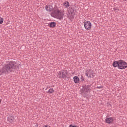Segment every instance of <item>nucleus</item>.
Masks as SVG:
<instances>
[{"label":"nucleus","mask_w":127,"mask_h":127,"mask_svg":"<svg viewBox=\"0 0 127 127\" xmlns=\"http://www.w3.org/2000/svg\"><path fill=\"white\" fill-rule=\"evenodd\" d=\"M88 92H90V86H89L83 87V88L81 90V92L83 95H87V93H88Z\"/></svg>","instance_id":"obj_7"},{"label":"nucleus","mask_w":127,"mask_h":127,"mask_svg":"<svg viewBox=\"0 0 127 127\" xmlns=\"http://www.w3.org/2000/svg\"><path fill=\"white\" fill-rule=\"evenodd\" d=\"M118 63V69H120V70H124V69L127 68V62H125V61L120 60L119 61Z\"/></svg>","instance_id":"obj_3"},{"label":"nucleus","mask_w":127,"mask_h":127,"mask_svg":"<svg viewBox=\"0 0 127 127\" xmlns=\"http://www.w3.org/2000/svg\"><path fill=\"white\" fill-rule=\"evenodd\" d=\"M8 121L10 122V123H13V121H14V118L12 116H10L8 118Z\"/></svg>","instance_id":"obj_13"},{"label":"nucleus","mask_w":127,"mask_h":127,"mask_svg":"<svg viewBox=\"0 0 127 127\" xmlns=\"http://www.w3.org/2000/svg\"><path fill=\"white\" fill-rule=\"evenodd\" d=\"M113 67H118V68H119V61L114 62L113 63Z\"/></svg>","instance_id":"obj_11"},{"label":"nucleus","mask_w":127,"mask_h":127,"mask_svg":"<svg viewBox=\"0 0 127 127\" xmlns=\"http://www.w3.org/2000/svg\"><path fill=\"white\" fill-rule=\"evenodd\" d=\"M67 76V71L66 70H62L60 71L58 74V78H60V79H63V78H65Z\"/></svg>","instance_id":"obj_5"},{"label":"nucleus","mask_w":127,"mask_h":127,"mask_svg":"<svg viewBox=\"0 0 127 127\" xmlns=\"http://www.w3.org/2000/svg\"><path fill=\"white\" fill-rule=\"evenodd\" d=\"M43 127H50L49 125H44Z\"/></svg>","instance_id":"obj_18"},{"label":"nucleus","mask_w":127,"mask_h":127,"mask_svg":"<svg viewBox=\"0 0 127 127\" xmlns=\"http://www.w3.org/2000/svg\"><path fill=\"white\" fill-rule=\"evenodd\" d=\"M64 15L65 13L64 11L58 9L53 10L51 13V15L53 16V17L60 20L63 19Z\"/></svg>","instance_id":"obj_2"},{"label":"nucleus","mask_w":127,"mask_h":127,"mask_svg":"<svg viewBox=\"0 0 127 127\" xmlns=\"http://www.w3.org/2000/svg\"><path fill=\"white\" fill-rule=\"evenodd\" d=\"M48 93L49 94H52L53 93H54V89H53V88L50 89L48 91Z\"/></svg>","instance_id":"obj_15"},{"label":"nucleus","mask_w":127,"mask_h":127,"mask_svg":"<svg viewBox=\"0 0 127 127\" xmlns=\"http://www.w3.org/2000/svg\"><path fill=\"white\" fill-rule=\"evenodd\" d=\"M82 81H84V78L82 79Z\"/></svg>","instance_id":"obj_21"},{"label":"nucleus","mask_w":127,"mask_h":127,"mask_svg":"<svg viewBox=\"0 0 127 127\" xmlns=\"http://www.w3.org/2000/svg\"><path fill=\"white\" fill-rule=\"evenodd\" d=\"M19 67V64L16 63V62L11 61L9 64L6 65L5 68H4L2 69V71H0V76L3 73H6V72H11L12 70Z\"/></svg>","instance_id":"obj_1"},{"label":"nucleus","mask_w":127,"mask_h":127,"mask_svg":"<svg viewBox=\"0 0 127 127\" xmlns=\"http://www.w3.org/2000/svg\"><path fill=\"white\" fill-rule=\"evenodd\" d=\"M3 23V18H0V24H2Z\"/></svg>","instance_id":"obj_16"},{"label":"nucleus","mask_w":127,"mask_h":127,"mask_svg":"<svg viewBox=\"0 0 127 127\" xmlns=\"http://www.w3.org/2000/svg\"><path fill=\"white\" fill-rule=\"evenodd\" d=\"M105 122L107 124H112L114 123V118L113 117L107 118L105 120Z\"/></svg>","instance_id":"obj_8"},{"label":"nucleus","mask_w":127,"mask_h":127,"mask_svg":"<svg viewBox=\"0 0 127 127\" xmlns=\"http://www.w3.org/2000/svg\"><path fill=\"white\" fill-rule=\"evenodd\" d=\"M84 28L86 30H90L92 28V23L90 21H86L84 22Z\"/></svg>","instance_id":"obj_6"},{"label":"nucleus","mask_w":127,"mask_h":127,"mask_svg":"<svg viewBox=\"0 0 127 127\" xmlns=\"http://www.w3.org/2000/svg\"><path fill=\"white\" fill-rule=\"evenodd\" d=\"M56 26V23L55 22H51L50 23V27L53 28V27H55Z\"/></svg>","instance_id":"obj_14"},{"label":"nucleus","mask_w":127,"mask_h":127,"mask_svg":"<svg viewBox=\"0 0 127 127\" xmlns=\"http://www.w3.org/2000/svg\"><path fill=\"white\" fill-rule=\"evenodd\" d=\"M64 6L66 8H68L70 6V4H69V2L66 1L64 3Z\"/></svg>","instance_id":"obj_12"},{"label":"nucleus","mask_w":127,"mask_h":127,"mask_svg":"<svg viewBox=\"0 0 127 127\" xmlns=\"http://www.w3.org/2000/svg\"><path fill=\"white\" fill-rule=\"evenodd\" d=\"M1 104V100H0V105Z\"/></svg>","instance_id":"obj_20"},{"label":"nucleus","mask_w":127,"mask_h":127,"mask_svg":"<svg viewBox=\"0 0 127 127\" xmlns=\"http://www.w3.org/2000/svg\"><path fill=\"white\" fill-rule=\"evenodd\" d=\"M86 76L88 77V78H94L95 76H96V73L94 72V71L92 70H88L86 71L85 73Z\"/></svg>","instance_id":"obj_4"},{"label":"nucleus","mask_w":127,"mask_h":127,"mask_svg":"<svg viewBox=\"0 0 127 127\" xmlns=\"http://www.w3.org/2000/svg\"><path fill=\"white\" fill-rule=\"evenodd\" d=\"M98 88V89H102V88H103L102 86H100V87H97Z\"/></svg>","instance_id":"obj_19"},{"label":"nucleus","mask_w":127,"mask_h":127,"mask_svg":"<svg viewBox=\"0 0 127 127\" xmlns=\"http://www.w3.org/2000/svg\"><path fill=\"white\" fill-rule=\"evenodd\" d=\"M45 8L47 11H51V10H52V6H50V5L46 6Z\"/></svg>","instance_id":"obj_10"},{"label":"nucleus","mask_w":127,"mask_h":127,"mask_svg":"<svg viewBox=\"0 0 127 127\" xmlns=\"http://www.w3.org/2000/svg\"><path fill=\"white\" fill-rule=\"evenodd\" d=\"M73 80H74V83H75V84H79V83L80 82V79L79 78V77H78V76L74 77Z\"/></svg>","instance_id":"obj_9"},{"label":"nucleus","mask_w":127,"mask_h":127,"mask_svg":"<svg viewBox=\"0 0 127 127\" xmlns=\"http://www.w3.org/2000/svg\"><path fill=\"white\" fill-rule=\"evenodd\" d=\"M69 127H78V126H77V125H73L71 124L69 126Z\"/></svg>","instance_id":"obj_17"}]
</instances>
